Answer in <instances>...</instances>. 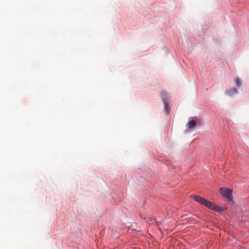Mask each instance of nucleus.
Here are the masks:
<instances>
[{
    "label": "nucleus",
    "mask_w": 249,
    "mask_h": 249,
    "mask_svg": "<svg viewBox=\"0 0 249 249\" xmlns=\"http://www.w3.org/2000/svg\"><path fill=\"white\" fill-rule=\"evenodd\" d=\"M238 90L236 88H232L230 90H228L227 92V94L228 95L230 96H232L234 94H236L238 93Z\"/></svg>",
    "instance_id": "39448f33"
},
{
    "label": "nucleus",
    "mask_w": 249,
    "mask_h": 249,
    "mask_svg": "<svg viewBox=\"0 0 249 249\" xmlns=\"http://www.w3.org/2000/svg\"><path fill=\"white\" fill-rule=\"evenodd\" d=\"M191 198H193L196 201L200 203L201 204L205 206V207L209 208L211 210H214L216 212H221L223 211L222 208L218 207L215 204H213L210 201H209L205 198L202 197L198 196L192 195Z\"/></svg>",
    "instance_id": "f257e3e1"
},
{
    "label": "nucleus",
    "mask_w": 249,
    "mask_h": 249,
    "mask_svg": "<svg viewBox=\"0 0 249 249\" xmlns=\"http://www.w3.org/2000/svg\"><path fill=\"white\" fill-rule=\"evenodd\" d=\"M165 109H168L169 107L166 102H164Z\"/></svg>",
    "instance_id": "0eeeda50"
},
{
    "label": "nucleus",
    "mask_w": 249,
    "mask_h": 249,
    "mask_svg": "<svg viewBox=\"0 0 249 249\" xmlns=\"http://www.w3.org/2000/svg\"><path fill=\"white\" fill-rule=\"evenodd\" d=\"M191 198H193L196 201L200 203L201 204L205 206V207L209 208L211 210H214L216 212H221L223 211L222 208L218 207L215 204H213L210 201H209L205 198L202 197L198 196L192 195Z\"/></svg>",
    "instance_id": "f03ea898"
},
{
    "label": "nucleus",
    "mask_w": 249,
    "mask_h": 249,
    "mask_svg": "<svg viewBox=\"0 0 249 249\" xmlns=\"http://www.w3.org/2000/svg\"><path fill=\"white\" fill-rule=\"evenodd\" d=\"M220 193L222 196L225 197L229 201L232 199V191L230 189L220 188Z\"/></svg>",
    "instance_id": "7ed1b4c3"
},
{
    "label": "nucleus",
    "mask_w": 249,
    "mask_h": 249,
    "mask_svg": "<svg viewBox=\"0 0 249 249\" xmlns=\"http://www.w3.org/2000/svg\"><path fill=\"white\" fill-rule=\"evenodd\" d=\"M235 82L237 87H240L241 86V81L239 78H236L235 79Z\"/></svg>",
    "instance_id": "423d86ee"
},
{
    "label": "nucleus",
    "mask_w": 249,
    "mask_h": 249,
    "mask_svg": "<svg viewBox=\"0 0 249 249\" xmlns=\"http://www.w3.org/2000/svg\"><path fill=\"white\" fill-rule=\"evenodd\" d=\"M169 113V110L167 109L166 110V114H168Z\"/></svg>",
    "instance_id": "6e6552de"
},
{
    "label": "nucleus",
    "mask_w": 249,
    "mask_h": 249,
    "mask_svg": "<svg viewBox=\"0 0 249 249\" xmlns=\"http://www.w3.org/2000/svg\"><path fill=\"white\" fill-rule=\"evenodd\" d=\"M196 121L192 120L188 122L187 125L188 128L192 129L194 128L196 125Z\"/></svg>",
    "instance_id": "20e7f679"
}]
</instances>
